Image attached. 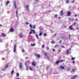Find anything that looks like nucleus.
Listing matches in <instances>:
<instances>
[{
    "label": "nucleus",
    "instance_id": "nucleus-34",
    "mask_svg": "<svg viewBox=\"0 0 79 79\" xmlns=\"http://www.w3.org/2000/svg\"><path fill=\"white\" fill-rule=\"evenodd\" d=\"M66 2L67 3H69V0H67Z\"/></svg>",
    "mask_w": 79,
    "mask_h": 79
},
{
    "label": "nucleus",
    "instance_id": "nucleus-9",
    "mask_svg": "<svg viewBox=\"0 0 79 79\" xmlns=\"http://www.w3.org/2000/svg\"><path fill=\"white\" fill-rule=\"evenodd\" d=\"M14 31V29L13 28H11L10 30V32H13Z\"/></svg>",
    "mask_w": 79,
    "mask_h": 79
},
{
    "label": "nucleus",
    "instance_id": "nucleus-63",
    "mask_svg": "<svg viewBox=\"0 0 79 79\" xmlns=\"http://www.w3.org/2000/svg\"><path fill=\"white\" fill-rule=\"evenodd\" d=\"M69 50H71V49L70 48V49H69Z\"/></svg>",
    "mask_w": 79,
    "mask_h": 79
},
{
    "label": "nucleus",
    "instance_id": "nucleus-15",
    "mask_svg": "<svg viewBox=\"0 0 79 79\" xmlns=\"http://www.w3.org/2000/svg\"><path fill=\"white\" fill-rule=\"evenodd\" d=\"M31 31H33V33H34V34H36V32H35V31H34V30L31 29Z\"/></svg>",
    "mask_w": 79,
    "mask_h": 79
},
{
    "label": "nucleus",
    "instance_id": "nucleus-45",
    "mask_svg": "<svg viewBox=\"0 0 79 79\" xmlns=\"http://www.w3.org/2000/svg\"><path fill=\"white\" fill-rule=\"evenodd\" d=\"M32 31H30L29 33V34H32Z\"/></svg>",
    "mask_w": 79,
    "mask_h": 79
},
{
    "label": "nucleus",
    "instance_id": "nucleus-39",
    "mask_svg": "<svg viewBox=\"0 0 79 79\" xmlns=\"http://www.w3.org/2000/svg\"><path fill=\"white\" fill-rule=\"evenodd\" d=\"M44 36H47V34H45V33H44Z\"/></svg>",
    "mask_w": 79,
    "mask_h": 79
},
{
    "label": "nucleus",
    "instance_id": "nucleus-25",
    "mask_svg": "<svg viewBox=\"0 0 79 79\" xmlns=\"http://www.w3.org/2000/svg\"><path fill=\"white\" fill-rule=\"evenodd\" d=\"M14 73V70H13L11 72V74H13V73Z\"/></svg>",
    "mask_w": 79,
    "mask_h": 79
},
{
    "label": "nucleus",
    "instance_id": "nucleus-33",
    "mask_svg": "<svg viewBox=\"0 0 79 79\" xmlns=\"http://www.w3.org/2000/svg\"><path fill=\"white\" fill-rule=\"evenodd\" d=\"M51 43L52 44H54V43H55V41H51Z\"/></svg>",
    "mask_w": 79,
    "mask_h": 79
},
{
    "label": "nucleus",
    "instance_id": "nucleus-6",
    "mask_svg": "<svg viewBox=\"0 0 79 79\" xmlns=\"http://www.w3.org/2000/svg\"><path fill=\"white\" fill-rule=\"evenodd\" d=\"M77 75H74L72 78V79H75V78L77 77Z\"/></svg>",
    "mask_w": 79,
    "mask_h": 79
},
{
    "label": "nucleus",
    "instance_id": "nucleus-43",
    "mask_svg": "<svg viewBox=\"0 0 79 79\" xmlns=\"http://www.w3.org/2000/svg\"><path fill=\"white\" fill-rule=\"evenodd\" d=\"M50 68V67H47V69H49Z\"/></svg>",
    "mask_w": 79,
    "mask_h": 79
},
{
    "label": "nucleus",
    "instance_id": "nucleus-28",
    "mask_svg": "<svg viewBox=\"0 0 79 79\" xmlns=\"http://www.w3.org/2000/svg\"><path fill=\"white\" fill-rule=\"evenodd\" d=\"M35 44H31V46H35Z\"/></svg>",
    "mask_w": 79,
    "mask_h": 79
},
{
    "label": "nucleus",
    "instance_id": "nucleus-26",
    "mask_svg": "<svg viewBox=\"0 0 79 79\" xmlns=\"http://www.w3.org/2000/svg\"><path fill=\"white\" fill-rule=\"evenodd\" d=\"M44 55L45 56L47 57V56L48 55L46 53H44Z\"/></svg>",
    "mask_w": 79,
    "mask_h": 79
},
{
    "label": "nucleus",
    "instance_id": "nucleus-19",
    "mask_svg": "<svg viewBox=\"0 0 79 79\" xmlns=\"http://www.w3.org/2000/svg\"><path fill=\"white\" fill-rule=\"evenodd\" d=\"M75 58H76L75 57H72L71 58L72 60H75Z\"/></svg>",
    "mask_w": 79,
    "mask_h": 79
},
{
    "label": "nucleus",
    "instance_id": "nucleus-12",
    "mask_svg": "<svg viewBox=\"0 0 79 79\" xmlns=\"http://www.w3.org/2000/svg\"><path fill=\"white\" fill-rule=\"evenodd\" d=\"M1 35H2L3 37H6V35L5 33H2Z\"/></svg>",
    "mask_w": 79,
    "mask_h": 79
},
{
    "label": "nucleus",
    "instance_id": "nucleus-58",
    "mask_svg": "<svg viewBox=\"0 0 79 79\" xmlns=\"http://www.w3.org/2000/svg\"><path fill=\"white\" fill-rule=\"evenodd\" d=\"M75 1H72V2H74Z\"/></svg>",
    "mask_w": 79,
    "mask_h": 79
},
{
    "label": "nucleus",
    "instance_id": "nucleus-52",
    "mask_svg": "<svg viewBox=\"0 0 79 79\" xmlns=\"http://www.w3.org/2000/svg\"><path fill=\"white\" fill-rule=\"evenodd\" d=\"M59 43H61V40H60L59 41Z\"/></svg>",
    "mask_w": 79,
    "mask_h": 79
},
{
    "label": "nucleus",
    "instance_id": "nucleus-61",
    "mask_svg": "<svg viewBox=\"0 0 79 79\" xmlns=\"http://www.w3.org/2000/svg\"><path fill=\"white\" fill-rule=\"evenodd\" d=\"M26 59H28V57H26Z\"/></svg>",
    "mask_w": 79,
    "mask_h": 79
},
{
    "label": "nucleus",
    "instance_id": "nucleus-59",
    "mask_svg": "<svg viewBox=\"0 0 79 79\" xmlns=\"http://www.w3.org/2000/svg\"><path fill=\"white\" fill-rule=\"evenodd\" d=\"M64 27H65V28H66V26H65Z\"/></svg>",
    "mask_w": 79,
    "mask_h": 79
},
{
    "label": "nucleus",
    "instance_id": "nucleus-49",
    "mask_svg": "<svg viewBox=\"0 0 79 79\" xmlns=\"http://www.w3.org/2000/svg\"><path fill=\"white\" fill-rule=\"evenodd\" d=\"M46 48H47V50H48L49 49L48 47H46Z\"/></svg>",
    "mask_w": 79,
    "mask_h": 79
},
{
    "label": "nucleus",
    "instance_id": "nucleus-4",
    "mask_svg": "<svg viewBox=\"0 0 79 79\" xmlns=\"http://www.w3.org/2000/svg\"><path fill=\"white\" fill-rule=\"evenodd\" d=\"M60 15H61V16H63V15H64V14L63 13V11L62 10H61Z\"/></svg>",
    "mask_w": 79,
    "mask_h": 79
},
{
    "label": "nucleus",
    "instance_id": "nucleus-8",
    "mask_svg": "<svg viewBox=\"0 0 79 79\" xmlns=\"http://www.w3.org/2000/svg\"><path fill=\"white\" fill-rule=\"evenodd\" d=\"M16 45H15V46H14V52H16Z\"/></svg>",
    "mask_w": 79,
    "mask_h": 79
},
{
    "label": "nucleus",
    "instance_id": "nucleus-16",
    "mask_svg": "<svg viewBox=\"0 0 79 79\" xmlns=\"http://www.w3.org/2000/svg\"><path fill=\"white\" fill-rule=\"evenodd\" d=\"M14 6H15V8L16 9V8H17V6H16V2H15L14 3Z\"/></svg>",
    "mask_w": 79,
    "mask_h": 79
},
{
    "label": "nucleus",
    "instance_id": "nucleus-36",
    "mask_svg": "<svg viewBox=\"0 0 79 79\" xmlns=\"http://www.w3.org/2000/svg\"><path fill=\"white\" fill-rule=\"evenodd\" d=\"M25 24L27 25H28L29 24V23L28 22H26Z\"/></svg>",
    "mask_w": 79,
    "mask_h": 79
},
{
    "label": "nucleus",
    "instance_id": "nucleus-20",
    "mask_svg": "<svg viewBox=\"0 0 79 79\" xmlns=\"http://www.w3.org/2000/svg\"><path fill=\"white\" fill-rule=\"evenodd\" d=\"M69 50H67L66 52V54H69Z\"/></svg>",
    "mask_w": 79,
    "mask_h": 79
},
{
    "label": "nucleus",
    "instance_id": "nucleus-17",
    "mask_svg": "<svg viewBox=\"0 0 79 79\" xmlns=\"http://www.w3.org/2000/svg\"><path fill=\"white\" fill-rule=\"evenodd\" d=\"M10 3V1H7L6 4V5H8V4Z\"/></svg>",
    "mask_w": 79,
    "mask_h": 79
},
{
    "label": "nucleus",
    "instance_id": "nucleus-48",
    "mask_svg": "<svg viewBox=\"0 0 79 79\" xmlns=\"http://www.w3.org/2000/svg\"><path fill=\"white\" fill-rule=\"evenodd\" d=\"M76 22H75L73 24V25H76Z\"/></svg>",
    "mask_w": 79,
    "mask_h": 79
},
{
    "label": "nucleus",
    "instance_id": "nucleus-21",
    "mask_svg": "<svg viewBox=\"0 0 79 79\" xmlns=\"http://www.w3.org/2000/svg\"><path fill=\"white\" fill-rule=\"evenodd\" d=\"M35 36L37 38V39H39V37L36 34L35 35Z\"/></svg>",
    "mask_w": 79,
    "mask_h": 79
},
{
    "label": "nucleus",
    "instance_id": "nucleus-29",
    "mask_svg": "<svg viewBox=\"0 0 79 79\" xmlns=\"http://www.w3.org/2000/svg\"><path fill=\"white\" fill-rule=\"evenodd\" d=\"M72 71L73 72H75V69H72Z\"/></svg>",
    "mask_w": 79,
    "mask_h": 79
},
{
    "label": "nucleus",
    "instance_id": "nucleus-30",
    "mask_svg": "<svg viewBox=\"0 0 79 79\" xmlns=\"http://www.w3.org/2000/svg\"><path fill=\"white\" fill-rule=\"evenodd\" d=\"M42 34H43L42 32L40 33L39 35H40V36L42 35Z\"/></svg>",
    "mask_w": 79,
    "mask_h": 79
},
{
    "label": "nucleus",
    "instance_id": "nucleus-18",
    "mask_svg": "<svg viewBox=\"0 0 79 79\" xmlns=\"http://www.w3.org/2000/svg\"><path fill=\"white\" fill-rule=\"evenodd\" d=\"M8 64H7L6 66H5V68L6 69H7V68H8Z\"/></svg>",
    "mask_w": 79,
    "mask_h": 79
},
{
    "label": "nucleus",
    "instance_id": "nucleus-47",
    "mask_svg": "<svg viewBox=\"0 0 79 79\" xmlns=\"http://www.w3.org/2000/svg\"><path fill=\"white\" fill-rule=\"evenodd\" d=\"M16 14L17 15H18V11H16Z\"/></svg>",
    "mask_w": 79,
    "mask_h": 79
},
{
    "label": "nucleus",
    "instance_id": "nucleus-7",
    "mask_svg": "<svg viewBox=\"0 0 79 79\" xmlns=\"http://www.w3.org/2000/svg\"><path fill=\"white\" fill-rule=\"evenodd\" d=\"M19 36L20 37V38H21L23 37V34H19Z\"/></svg>",
    "mask_w": 79,
    "mask_h": 79
},
{
    "label": "nucleus",
    "instance_id": "nucleus-10",
    "mask_svg": "<svg viewBox=\"0 0 79 79\" xmlns=\"http://www.w3.org/2000/svg\"><path fill=\"white\" fill-rule=\"evenodd\" d=\"M29 6L28 5H27L26 6V8L27 9V10H29Z\"/></svg>",
    "mask_w": 79,
    "mask_h": 79
},
{
    "label": "nucleus",
    "instance_id": "nucleus-62",
    "mask_svg": "<svg viewBox=\"0 0 79 79\" xmlns=\"http://www.w3.org/2000/svg\"><path fill=\"white\" fill-rule=\"evenodd\" d=\"M0 26H2V25H0Z\"/></svg>",
    "mask_w": 79,
    "mask_h": 79
},
{
    "label": "nucleus",
    "instance_id": "nucleus-44",
    "mask_svg": "<svg viewBox=\"0 0 79 79\" xmlns=\"http://www.w3.org/2000/svg\"><path fill=\"white\" fill-rule=\"evenodd\" d=\"M57 16H58V15H55V18H56V17H57Z\"/></svg>",
    "mask_w": 79,
    "mask_h": 79
},
{
    "label": "nucleus",
    "instance_id": "nucleus-2",
    "mask_svg": "<svg viewBox=\"0 0 79 79\" xmlns=\"http://www.w3.org/2000/svg\"><path fill=\"white\" fill-rule=\"evenodd\" d=\"M67 16H71V12L69 11L68 12Z\"/></svg>",
    "mask_w": 79,
    "mask_h": 79
},
{
    "label": "nucleus",
    "instance_id": "nucleus-23",
    "mask_svg": "<svg viewBox=\"0 0 79 79\" xmlns=\"http://www.w3.org/2000/svg\"><path fill=\"white\" fill-rule=\"evenodd\" d=\"M27 68H29V69H30V70H31V71H32V68H31L30 67H28Z\"/></svg>",
    "mask_w": 79,
    "mask_h": 79
},
{
    "label": "nucleus",
    "instance_id": "nucleus-3",
    "mask_svg": "<svg viewBox=\"0 0 79 79\" xmlns=\"http://www.w3.org/2000/svg\"><path fill=\"white\" fill-rule=\"evenodd\" d=\"M60 68L61 69H65V68L63 66H60Z\"/></svg>",
    "mask_w": 79,
    "mask_h": 79
},
{
    "label": "nucleus",
    "instance_id": "nucleus-54",
    "mask_svg": "<svg viewBox=\"0 0 79 79\" xmlns=\"http://www.w3.org/2000/svg\"><path fill=\"white\" fill-rule=\"evenodd\" d=\"M73 63H75V61H73Z\"/></svg>",
    "mask_w": 79,
    "mask_h": 79
},
{
    "label": "nucleus",
    "instance_id": "nucleus-50",
    "mask_svg": "<svg viewBox=\"0 0 79 79\" xmlns=\"http://www.w3.org/2000/svg\"><path fill=\"white\" fill-rule=\"evenodd\" d=\"M44 45H43L42 46V48H44Z\"/></svg>",
    "mask_w": 79,
    "mask_h": 79
},
{
    "label": "nucleus",
    "instance_id": "nucleus-57",
    "mask_svg": "<svg viewBox=\"0 0 79 79\" xmlns=\"http://www.w3.org/2000/svg\"><path fill=\"white\" fill-rule=\"evenodd\" d=\"M59 52H61V51L60 50H59Z\"/></svg>",
    "mask_w": 79,
    "mask_h": 79
},
{
    "label": "nucleus",
    "instance_id": "nucleus-51",
    "mask_svg": "<svg viewBox=\"0 0 79 79\" xmlns=\"http://www.w3.org/2000/svg\"><path fill=\"white\" fill-rule=\"evenodd\" d=\"M39 1V0H36V2H37Z\"/></svg>",
    "mask_w": 79,
    "mask_h": 79
},
{
    "label": "nucleus",
    "instance_id": "nucleus-53",
    "mask_svg": "<svg viewBox=\"0 0 79 79\" xmlns=\"http://www.w3.org/2000/svg\"><path fill=\"white\" fill-rule=\"evenodd\" d=\"M54 35V36H55V35H56V34H55Z\"/></svg>",
    "mask_w": 79,
    "mask_h": 79
},
{
    "label": "nucleus",
    "instance_id": "nucleus-27",
    "mask_svg": "<svg viewBox=\"0 0 79 79\" xmlns=\"http://www.w3.org/2000/svg\"><path fill=\"white\" fill-rule=\"evenodd\" d=\"M16 76H17V77H19V73H17Z\"/></svg>",
    "mask_w": 79,
    "mask_h": 79
},
{
    "label": "nucleus",
    "instance_id": "nucleus-46",
    "mask_svg": "<svg viewBox=\"0 0 79 79\" xmlns=\"http://www.w3.org/2000/svg\"><path fill=\"white\" fill-rule=\"evenodd\" d=\"M69 39H70V37H71V35H69Z\"/></svg>",
    "mask_w": 79,
    "mask_h": 79
},
{
    "label": "nucleus",
    "instance_id": "nucleus-35",
    "mask_svg": "<svg viewBox=\"0 0 79 79\" xmlns=\"http://www.w3.org/2000/svg\"><path fill=\"white\" fill-rule=\"evenodd\" d=\"M46 58H47V59H48V60H50V58H49V57L46 56Z\"/></svg>",
    "mask_w": 79,
    "mask_h": 79
},
{
    "label": "nucleus",
    "instance_id": "nucleus-14",
    "mask_svg": "<svg viewBox=\"0 0 79 79\" xmlns=\"http://www.w3.org/2000/svg\"><path fill=\"white\" fill-rule=\"evenodd\" d=\"M31 31H33V33H34V34H36V32H35V31H34V30L31 29Z\"/></svg>",
    "mask_w": 79,
    "mask_h": 79
},
{
    "label": "nucleus",
    "instance_id": "nucleus-22",
    "mask_svg": "<svg viewBox=\"0 0 79 79\" xmlns=\"http://www.w3.org/2000/svg\"><path fill=\"white\" fill-rule=\"evenodd\" d=\"M58 46H59V45H56L54 47V48H56V47H58Z\"/></svg>",
    "mask_w": 79,
    "mask_h": 79
},
{
    "label": "nucleus",
    "instance_id": "nucleus-41",
    "mask_svg": "<svg viewBox=\"0 0 79 79\" xmlns=\"http://www.w3.org/2000/svg\"><path fill=\"white\" fill-rule=\"evenodd\" d=\"M61 47H62V48H65V47L64 46H61Z\"/></svg>",
    "mask_w": 79,
    "mask_h": 79
},
{
    "label": "nucleus",
    "instance_id": "nucleus-42",
    "mask_svg": "<svg viewBox=\"0 0 79 79\" xmlns=\"http://www.w3.org/2000/svg\"><path fill=\"white\" fill-rule=\"evenodd\" d=\"M33 28L35 29V25H34V27H33Z\"/></svg>",
    "mask_w": 79,
    "mask_h": 79
},
{
    "label": "nucleus",
    "instance_id": "nucleus-55",
    "mask_svg": "<svg viewBox=\"0 0 79 79\" xmlns=\"http://www.w3.org/2000/svg\"><path fill=\"white\" fill-rule=\"evenodd\" d=\"M53 52H54L55 51V49H53Z\"/></svg>",
    "mask_w": 79,
    "mask_h": 79
},
{
    "label": "nucleus",
    "instance_id": "nucleus-13",
    "mask_svg": "<svg viewBox=\"0 0 79 79\" xmlns=\"http://www.w3.org/2000/svg\"><path fill=\"white\" fill-rule=\"evenodd\" d=\"M35 63H34V62H32V65L35 66Z\"/></svg>",
    "mask_w": 79,
    "mask_h": 79
},
{
    "label": "nucleus",
    "instance_id": "nucleus-40",
    "mask_svg": "<svg viewBox=\"0 0 79 79\" xmlns=\"http://www.w3.org/2000/svg\"><path fill=\"white\" fill-rule=\"evenodd\" d=\"M76 29L77 30H79V28L78 27H77Z\"/></svg>",
    "mask_w": 79,
    "mask_h": 79
},
{
    "label": "nucleus",
    "instance_id": "nucleus-56",
    "mask_svg": "<svg viewBox=\"0 0 79 79\" xmlns=\"http://www.w3.org/2000/svg\"><path fill=\"white\" fill-rule=\"evenodd\" d=\"M75 17H76V16H77V15L76 14L75 15Z\"/></svg>",
    "mask_w": 79,
    "mask_h": 79
},
{
    "label": "nucleus",
    "instance_id": "nucleus-38",
    "mask_svg": "<svg viewBox=\"0 0 79 79\" xmlns=\"http://www.w3.org/2000/svg\"><path fill=\"white\" fill-rule=\"evenodd\" d=\"M75 21H78V19L77 18L75 19Z\"/></svg>",
    "mask_w": 79,
    "mask_h": 79
},
{
    "label": "nucleus",
    "instance_id": "nucleus-64",
    "mask_svg": "<svg viewBox=\"0 0 79 79\" xmlns=\"http://www.w3.org/2000/svg\"><path fill=\"white\" fill-rule=\"evenodd\" d=\"M0 1L2 0H0Z\"/></svg>",
    "mask_w": 79,
    "mask_h": 79
},
{
    "label": "nucleus",
    "instance_id": "nucleus-37",
    "mask_svg": "<svg viewBox=\"0 0 79 79\" xmlns=\"http://www.w3.org/2000/svg\"><path fill=\"white\" fill-rule=\"evenodd\" d=\"M22 52H23V53L24 52V49H22Z\"/></svg>",
    "mask_w": 79,
    "mask_h": 79
},
{
    "label": "nucleus",
    "instance_id": "nucleus-1",
    "mask_svg": "<svg viewBox=\"0 0 79 79\" xmlns=\"http://www.w3.org/2000/svg\"><path fill=\"white\" fill-rule=\"evenodd\" d=\"M19 68L20 69H22L23 68V64L22 63H20L19 64Z\"/></svg>",
    "mask_w": 79,
    "mask_h": 79
},
{
    "label": "nucleus",
    "instance_id": "nucleus-32",
    "mask_svg": "<svg viewBox=\"0 0 79 79\" xmlns=\"http://www.w3.org/2000/svg\"><path fill=\"white\" fill-rule=\"evenodd\" d=\"M30 26L31 29H32V25L31 24L30 25Z\"/></svg>",
    "mask_w": 79,
    "mask_h": 79
},
{
    "label": "nucleus",
    "instance_id": "nucleus-60",
    "mask_svg": "<svg viewBox=\"0 0 79 79\" xmlns=\"http://www.w3.org/2000/svg\"><path fill=\"white\" fill-rule=\"evenodd\" d=\"M59 19H60L61 18V17H59Z\"/></svg>",
    "mask_w": 79,
    "mask_h": 79
},
{
    "label": "nucleus",
    "instance_id": "nucleus-5",
    "mask_svg": "<svg viewBox=\"0 0 79 79\" xmlns=\"http://www.w3.org/2000/svg\"><path fill=\"white\" fill-rule=\"evenodd\" d=\"M69 29L70 30H73V26H70Z\"/></svg>",
    "mask_w": 79,
    "mask_h": 79
},
{
    "label": "nucleus",
    "instance_id": "nucleus-24",
    "mask_svg": "<svg viewBox=\"0 0 79 79\" xmlns=\"http://www.w3.org/2000/svg\"><path fill=\"white\" fill-rule=\"evenodd\" d=\"M59 63H60V60L56 62V64H58Z\"/></svg>",
    "mask_w": 79,
    "mask_h": 79
},
{
    "label": "nucleus",
    "instance_id": "nucleus-31",
    "mask_svg": "<svg viewBox=\"0 0 79 79\" xmlns=\"http://www.w3.org/2000/svg\"><path fill=\"white\" fill-rule=\"evenodd\" d=\"M62 62H63V60H59V63H62Z\"/></svg>",
    "mask_w": 79,
    "mask_h": 79
},
{
    "label": "nucleus",
    "instance_id": "nucleus-11",
    "mask_svg": "<svg viewBox=\"0 0 79 79\" xmlns=\"http://www.w3.org/2000/svg\"><path fill=\"white\" fill-rule=\"evenodd\" d=\"M35 56H37L38 58H40V55H39V54H35Z\"/></svg>",
    "mask_w": 79,
    "mask_h": 79
}]
</instances>
